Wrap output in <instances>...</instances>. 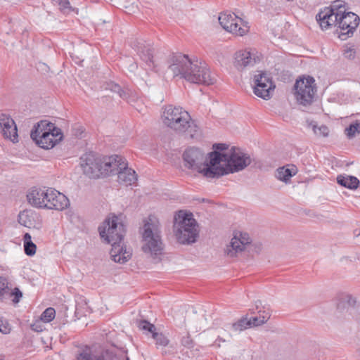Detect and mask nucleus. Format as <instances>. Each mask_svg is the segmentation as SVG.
<instances>
[{
  "mask_svg": "<svg viewBox=\"0 0 360 360\" xmlns=\"http://www.w3.org/2000/svg\"><path fill=\"white\" fill-rule=\"evenodd\" d=\"M46 188H32L27 194L28 202L33 207L45 209V198L46 195Z\"/></svg>",
  "mask_w": 360,
  "mask_h": 360,
  "instance_id": "22",
  "label": "nucleus"
},
{
  "mask_svg": "<svg viewBox=\"0 0 360 360\" xmlns=\"http://www.w3.org/2000/svg\"><path fill=\"white\" fill-rule=\"evenodd\" d=\"M228 148L229 146L226 143H214L212 146L214 150L207 154L211 167L217 168L221 165L228 156L229 151H226Z\"/></svg>",
  "mask_w": 360,
  "mask_h": 360,
  "instance_id": "21",
  "label": "nucleus"
},
{
  "mask_svg": "<svg viewBox=\"0 0 360 360\" xmlns=\"http://www.w3.org/2000/svg\"><path fill=\"white\" fill-rule=\"evenodd\" d=\"M77 360H129L124 354L117 355L113 350L103 349L93 352L90 348L86 347L77 356Z\"/></svg>",
  "mask_w": 360,
  "mask_h": 360,
  "instance_id": "13",
  "label": "nucleus"
},
{
  "mask_svg": "<svg viewBox=\"0 0 360 360\" xmlns=\"http://www.w3.org/2000/svg\"><path fill=\"white\" fill-rule=\"evenodd\" d=\"M98 231L101 238L103 240L112 244L114 242L123 241L126 228L122 222L119 221L117 216L112 214L99 226Z\"/></svg>",
  "mask_w": 360,
  "mask_h": 360,
  "instance_id": "9",
  "label": "nucleus"
},
{
  "mask_svg": "<svg viewBox=\"0 0 360 360\" xmlns=\"http://www.w3.org/2000/svg\"><path fill=\"white\" fill-rule=\"evenodd\" d=\"M297 173V169L292 167L291 169L281 167L277 169L276 176L278 179L287 183L290 178Z\"/></svg>",
  "mask_w": 360,
  "mask_h": 360,
  "instance_id": "27",
  "label": "nucleus"
},
{
  "mask_svg": "<svg viewBox=\"0 0 360 360\" xmlns=\"http://www.w3.org/2000/svg\"><path fill=\"white\" fill-rule=\"evenodd\" d=\"M218 20L221 27L229 32L243 36L248 32L247 27L242 26L243 20L234 13H220Z\"/></svg>",
  "mask_w": 360,
  "mask_h": 360,
  "instance_id": "12",
  "label": "nucleus"
},
{
  "mask_svg": "<svg viewBox=\"0 0 360 360\" xmlns=\"http://www.w3.org/2000/svg\"><path fill=\"white\" fill-rule=\"evenodd\" d=\"M111 245L110 255L114 262L124 264L131 258V252L127 250L126 248L123 246L122 242H114Z\"/></svg>",
  "mask_w": 360,
  "mask_h": 360,
  "instance_id": "23",
  "label": "nucleus"
},
{
  "mask_svg": "<svg viewBox=\"0 0 360 360\" xmlns=\"http://www.w3.org/2000/svg\"><path fill=\"white\" fill-rule=\"evenodd\" d=\"M60 10L64 13H69L72 11V7L68 0H58Z\"/></svg>",
  "mask_w": 360,
  "mask_h": 360,
  "instance_id": "39",
  "label": "nucleus"
},
{
  "mask_svg": "<svg viewBox=\"0 0 360 360\" xmlns=\"http://www.w3.org/2000/svg\"><path fill=\"white\" fill-rule=\"evenodd\" d=\"M121 160L117 162V167L110 172V175L117 174L118 181L125 186H131L134 184L137 181V174L136 172L128 167L126 160L120 155Z\"/></svg>",
  "mask_w": 360,
  "mask_h": 360,
  "instance_id": "15",
  "label": "nucleus"
},
{
  "mask_svg": "<svg viewBox=\"0 0 360 360\" xmlns=\"http://www.w3.org/2000/svg\"><path fill=\"white\" fill-rule=\"evenodd\" d=\"M0 129L4 138L18 141V129L14 120L5 114L0 115Z\"/></svg>",
  "mask_w": 360,
  "mask_h": 360,
  "instance_id": "19",
  "label": "nucleus"
},
{
  "mask_svg": "<svg viewBox=\"0 0 360 360\" xmlns=\"http://www.w3.org/2000/svg\"><path fill=\"white\" fill-rule=\"evenodd\" d=\"M45 200V209L48 210L62 211L70 205L69 199L53 188H47Z\"/></svg>",
  "mask_w": 360,
  "mask_h": 360,
  "instance_id": "16",
  "label": "nucleus"
},
{
  "mask_svg": "<svg viewBox=\"0 0 360 360\" xmlns=\"http://www.w3.org/2000/svg\"><path fill=\"white\" fill-rule=\"evenodd\" d=\"M162 119L164 124L177 134L188 132L191 137L198 131V127L190 114L181 107L169 105L165 107Z\"/></svg>",
  "mask_w": 360,
  "mask_h": 360,
  "instance_id": "4",
  "label": "nucleus"
},
{
  "mask_svg": "<svg viewBox=\"0 0 360 360\" xmlns=\"http://www.w3.org/2000/svg\"><path fill=\"white\" fill-rule=\"evenodd\" d=\"M24 252L27 256H33L36 253L37 245L32 241L31 235L25 233L23 236Z\"/></svg>",
  "mask_w": 360,
  "mask_h": 360,
  "instance_id": "28",
  "label": "nucleus"
},
{
  "mask_svg": "<svg viewBox=\"0 0 360 360\" xmlns=\"http://www.w3.org/2000/svg\"><path fill=\"white\" fill-rule=\"evenodd\" d=\"M258 316L260 317V319H262V317H264V316H267L266 318V321L269 319L270 316H271V314L269 311V310H262V309H259V311H258Z\"/></svg>",
  "mask_w": 360,
  "mask_h": 360,
  "instance_id": "43",
  "label": "nucleus"
},
{
  "mask_svg": "<svg viewBox=\"0 0 360 360\" xmlns=\"http://www.w3.org/2000/svg\"><path fill=\"white\" fill-rule=\"evenodd\" d=\"M275 88L271 78L263 71H258L254 77V93L263 99L270 98V91Z\"/></svg>",
  "mask_w": 360,
  "mask_h": 360,
  "instance_id": "14",
  "label": "nucleus"
},
{
  "mask_svg": "<svg viewBox=\"0 0 360 360\" xmlns=\"http://www.w3.org/2000/svg\"><path fill=\"white\" fill-rule=\"evenodd\" d=\"M184 166L188 169L197 171L207 179H215V176L206 174L208 169L214 171L213 167L210 164V158L205 157L204 153L199 148L191 147L186 149L183 154Z\"/></svg>",
  "mask_w": 360,
  "mask_h": 360,
  "instance_id": "8",
  "label": "nucleus"
},
{
  "mask_svg": "<svg viewBox=\"0 0 360 360\" xmlns=\"http://www.w3.org/2000/svg\"><path fill=\"white\" fill-rule=\"evenodd\" d=\"M294 89L295 99L300 105L307 108L314 101L317 86L313 77L307 76L297 79Z\"/></svg>",
  "mask_w": 360,
  "mask_h": 360,
  "instance_id": "10",
  "label": "nucleus"
},
{
  "mask_svg": "<svg viewBox=\"0 0 360 360\" xmlns=\"http://www.w3.org/2000/svg\"><path fill=\"white\" fill-rule=\"evenodd\" d=\"M121 160L120 155L98 156L94 153L84 154L80 158V165L84 174L91 179L110 176V172L117 167Z\"/></svg>",
  "mask_w": 360,
  "mask_h": 360,
  "instance_id": "3",
  "label": "nucleus"
},
{
  "mask_svg": "<svg viewBox=\"0 0 360 360\" xmlns=\"http://www.w3.org/2000/svg\"><path fill=\"white\" fill-rule=\"evenodd\" d=\"M174 233L181 244H192L199 236L198 225L192 213L179 210L174 217Z\"/></svg>",
  "mask_w": 360,
  "mask_h": 360,
  "instance_id": "6",
  "label": "nucleus"
},
{
  "mask_svg": "<svg viewBox=\"0 0 360 360\" xmlns=\"http://www.w3.org/2000/svg\"><path fill=\"white\" fill-rule=\"evenodd\" d=\"M224 163V165H221L217 168H212L214 171L207 170L205 172L206 174L215 176V179H217L229 174L242 171L251 165L255 167H261L262 166L260 161L252 158L248 153L243 152L239 148L234 146L229 150L228 156Z\"/></svg>",
  "mask_w": 360,
  "mask_h": 360,
  "instance_id": "2",
  "label": "nucleus"
},
{
  "mask_svg": "<svg viewBox=\"0 0 360 360\" xmlns=\"http://www.w3.org/2000/svg\"><path fill=\"white\" fill-rule=\"evenodd\" d=\"M56 316V311L52 307L46 309L41 315V321L44 323H49Z\"/></svg>",
  "mask_w": 360,
  "mask_h": 360,
  "instance_id": "36",
  "label": "nucleus"
},
{
  "mask_svg": "<svg viewBox=\"0 0 360 360\" xmlns=\"http://www.w3.org/2000/svg\"><path fill=\"white\" fill-rule=\"evenodd\" d=\"M134 46L137 55L145 65V69L156 72V65L153 60L154 49L152 45L145 41H137Z\"/></svg>",
  "mask_w": 360,
  "mask_h": 360,
  "instance_id": "17",
  "label": "nucleus"
},
{
  "mask_svg": "<svg viewBox=\"0 0 360 360\" xmlns=\"http://www.w3.org/2000/svg\"><path fill=\"white\" fill-rule=\"evenodd\" d=\"M251 240L249 234L247 233H239V236L236 234L231 239L230 244L227 245L225 252L231 257H236L238 252L244 250L246 245L250 243Z\"/></svg>",
  "mask_w": 360,
  "mask_h": 360,
  "instance_id": "18",
  "label": "nucleus"
},
{
  "mask_svg": "<svg viewBox=\"0 0 360 360\" xmlns=\"http://www.w3.org/2000/svg\"><path fill=\"white\" fill-rule=\"evenodd\" d=\"M337 181L342 186L349 189H356L360 184L359 180L354 176H344L342 175H338Z\"/></svg>",
  "mask_w": 360,
  "mask_h": 360,
  "instance_id": "26",
  "label": "nucleus"
},
{
  "mask_svg": "<svg viewBox=\"0 0 360 360\" xmlns=\"http://www.w3.org/2000/svg\"><path fill=\"white\" fill-rule=\"evenodd\" d=\"M138 327L146 335L150 334L151 336L153 335V333H155V331L157 330V328L155 326V325L150 323V322L146 320H140L138 322Z\"/></svg>",
  "mask_w": 360,
  "mask_h": 360,
  "instance_id": "30",
  "label": "nucleus"
},
{
  "mask_svg": "<svg viewBox=\"0 0 360 360\" xmlns=\"http://www.w3.org/2000/svg\"><path fill=\"white\" fill-rule=\"evenodd\" d=\"M42 321H36L34 323L31 324V329L36 332H41L44 329V326L42 324Z\"/></svg>",
  "mask_w": 360,
  "mask_h": 360,
  "instance_id": "42",
  "label": "nucleus"
},
{
  "mask_svg": "<svg viewBox=\"0 0 360 360\" xmlns=\"http://www.w3.org/2000/svg\"><path fill=\"white\" fill-rule=\"evenodd\" d=\"M329 8H332L333 10V13L335 14L338 13L340 16L342 13H345L346 8H345V4L342 0H336L334 1L330 6L328 7Z\"/></svg>",
  "mask_w": 360,
  "mask_h": 360,
  "instance_id": "35",
  "label": "nucleus"
},
{
  "mask_svg": "<svg viewBox=\"0 0 360 360\" xmlns=\"http://www.w3.org/2000/svg\"><path fill=\"white\" fill-rule=\"evenodd\" d=\"M30 136L40 148L51 149L62 141L63 134L55 124L41 120L34 125Z\"/></svg>",
  "mask_w": 360,
  "mask_h": 360,
  "instance_id": "7",
  "label": "nucleus"
},
{
  "mask_svg": "<svg viewBox=\"0 0 360 360\" xmlns=\"http://www.w3.org/2000/svg\"><path fill=\"white\" fill-rule=\"evenodd\" d=\"M152 338L155 341L157 348H159L160 347H165L169 343V338L162 333H158L157 330L155 333H153Z\"/></svg>",
  "mask_w": 360,
  "mask_h": 360,
  "instance_id": "29",
  "label": "nucleus"
},
{
  "mask_svg": "<svg viewBox=\"0 0 360 360\" xmlns=\"http://www.w3.org/2000/svg\"><path fill=\"white\" fill-rule=\"evenodd\" d=\"M182 343L185 345L189 346L188 340H186L185 342L184 340H182Z\"/></svg>",
  "mask_w": 360,
  "mask_h": 360,
  "instance_id": "47",
  "label": "nucleus"
},
{
  "mask_svg": "<svg viewBox=\"0 0 360 360\" xmlns=\"http://www.w3.org/2000/svg\"><path fill=\"white\" fill-rule=\"evenodd\" d=\"M249 326H251V323L247 318H241L237 322L232 324V328L235 331H242Z\"/></svg>",
  "mask_w": 360,
  "mask_h": 360,
  "instance_id": "34",
  "label": "nucleus"
},
{
  "mask_svg": "<svg viewBox=\"0 0 360 360\" xmlns=\"http://www.w3.org/2000/svg\"><path fill=\"white\" fill-rule=\"evenodd\" d=\"M338 13L335 14L332 8L325 7L321 9L316 15V20L323 30H326L337 25Z\"/></svg>",
  "mask_w": 360,
  "mask_h": 360,
  "instance_id": "20",
  "label": "nucleus"
},
{
  "mask_svg": "<svg viewBox=\"0 0 360 360\" xmlns=\"http://www.w3.org/2000/svg\"><path fill=\"white\" fill-rule=\"evenodd\" d=\"M347 297L348 304L351 307L354 306V304L356 303L355 299L353 298L351 295H347Z\"/></svg>",
  "mask_w": 360,
  "mask_h": 360,
  "instance_id": "45",
  "label": "nucleus"
},
{
  "mask_svg": "<svg viewBox=\"0 0 360 360\" xmlns=\"http://www.w3.org/2000/svg\"><path fill=\"white\" fill-rule=\"evenodd\" d=\"M169 69L174 77L179 76L186 81L203 85H211L215 82L207 65L198 60L191 59L181 53L173 54L170 58Z\"/></svg>",
  "mask_w": 360,
  "mask_h": 360,
  "instance_id": "1",
  "label": "nucleus"
},
{
  "mask_svg": "<svg viewBox=\"0 0 360 360\" xmlns=\"http://www.w3.org/2000/svg\"><path fill=\"white\" fill-rule=\"evenodd\" d=\"M337 25L340 31L339 37L345 40L351 37L359 24V17L353 12H347L338 16Z\"/></svg>",
  "mask_w": 360,
  "mask_h": 360,
  "instance_id": "11",
  "label": "nucleus"
},
{
  "mask_svg": "<svg viewBox=\"0 0 360 360\" xmlns=\"http://www.w3.org/2000/svg\"><path fill=\"white\" fill-rule=\"evenodd\" d=\"M9 288L7 280L4 277H0V300H2L8 295Z\"/></svg>",
  "mask_w": 360,
  "mask_h": 360,
  "instance_id": "37",
  "label": "nucleus"
},
{
  "mask_svg": "<svg viewBox=\"0 0 360 360\" xmlns=\"http://www.w3.org/2000/svg\"><path fill=\"white\" fill-rule=\"evenodd\" d=\"M266 318L267 316H264V318L262 317V319H260L259 316H256L249 319V321L251 323V326H258L265 323L266 322Z\"/></svg>",
  "mask_w": 360,
  "mask_h": 360,
  "instance_id": "41",
  "label": "nucleus"
},
{
  "mask_svg": "<svg viewBox=\"0 0 360 360\" xmlns=\"http://www.w3.org/2000/svg\"><path fill=\"white\" fill-rule=\"evenodd\" d=\"M0 360H6L5 356L4 355H0Z\"/></svg>",
  "mask_w": 360,
  "mask_h": 360,
  "instance_id": "49",
  "label": "nucleus"
},
{
  "mask_svg": "<svg viewBox=\"0 0 360 360\" xmlns=\"http://www.w3.org/2000/svg\"><path fill=\"white\" fill-rule=\"evenodd\" d=\"M38 214L32 210H25L18 214V222L20 225L27 228L35 227L36 221L38 219Z\"/></svg>",
  "mask_w": 360,
  "mask_h": 360,
  "instance_id": "25",
  "label": "nucleus"
},
{
  "mask_svg": "<svg viewBox=\"0 0 360 360\" xmlns=\"http://www.w3.org/2000/svg\"><path fill=\"white\" fill-rule=\"evenodd\" d=\"M142 250L152 258H159L164 250V245L161 237V229L159 219L155 215H149L144 220L142 233Z\"/></svg>",
  "mask_w": 360,
  "mask_h": 360,
  "instance_id": "5",
  "label": "nucleus"
},
{
  "mask_svg": "<svg viewBox=\"0 0 360 360\" xmlns=\"http://www.w3.org/2000/svg\"><path fill=\"white\" fill-rule=\"evenodd\" d=\"M131 69H136V68H137V65H136V64H133V65H131Z\"/></svg>",
  "mask_w": 360,
  "mask_h": 360,
  "instance_id": "48",
  "label": "nucleus"
},
{
  "mask_svg": "<svg viewBox=\"0 0 360 360\" xmlns=\"http://www.w3.org/2000/svg\"><path fill=\"white\" fill-rule=\"evenodd\" d=\"M345 132L348 139H352L356 133L360 134V122L356 121L350 124L348 127L345 128Z\"/></svg>",
  "mask_w": 360,
  "mask_h": 360,
  "instance_id": "33",
  "label": "nucleus"
},
{
  "mask_svg": "<svg viewBox=\"0 0 360 360\" xmlns=\"http://www.w3.org/2000/svg\"><path fill=\"white\" fill-rule=\"evenodd\" d=\"M256 63V58H252L251 53L246 50L237 51L235 54L234 65L238 70L253 66Z\"/></svg>",
  "mask_w": 360,
  "mask_h": 360,
  "instance_id": "24",
  "label": "nucleus"
},
{
  "mask_svg": "<svg viewBox=\"0 0 360 360\" xmlns=\"http://www.w3.org/2000/svg\"><path fill=\"white\" fill-rule=\"evenodd\" d=\"M259 304H261V302L260 301L256 302V308H257V309H259Z\"/></svg>",
  "mask_w": 360,
  "mask_h": 360,
  "instance_id": "46",
  "label": "nucleus"
},
{
  "mask_svg": "<svg viewBox=\"0 0 360 360\" xmlns=\"http://www.w3.org/2000/svg\"><path fill=\"white\" fill-rule=\"evenodd\" d=\"M7 323H4V321L0 318V333H7L8 332V328L6 326Z\"/></svg>",
  "mask_w": 360,
  "mask_h": 360,
  "instance_id": "44",
  "label": "nucleus"
},
{
  "mask_svg": "<svg viewBox=\"0 0 360 360\" xmlns=\"http://www.w3.org/2000/svg\"><path fill=\"white\" fill-rule=\"evenodd\" d=\"M105 89H109L112 92L117 93L122 98L124 99L127 98V94L126 91H124L119 84L113 82L107 83Z\"/></svg>",
  "mask_w": 360,
  "mask_h": 360,
  "instance_id": "32",
  "label": "nucleus"
},
{
  "mask_svg": "<svg viewBox=\"0 0 360 360\" xmlns=\"http://www.w3.org/2000/svg\"><path fill=\"white\" fill-rule=\"evenodd\" d=\"M312 127L314 133L318 136L327 137L329 134V129L326 125L322 124L318 127L314 122L309 124Z\"/></svg>",
  "mask_w": 360,
  "mask_h": 360,
  "instance_id": "31",
  "label": "nucleus"
},
{
  "mask_svg": "<svg viewBox=\"0 0 360 360\" xmlns=\"http://www.w3.org/2000/svg\"><path fill=\"white\" fill-rule=\"evenodd\" d=\"M8 295L13 296V302L14 303H18L20 298L22 297V292L18 288H15L13 290H11L9 288V293Z\"/></svg>",
  "mask_w": 360,
  "mask_h": 360,
  "instance_id": "40",
  "label": "nucleus"
},
{
  "mask_svg": "<svg viewBox=\"0 0 360 360\" xmlns=\"http://www.w3.org/2000/svg\"><path fill=\"white\" fill-rule=\"evenodd\" d=\"M342 54L347 59H354L356 56V51L354 46H346L342 51Z\"/></svg>",
  "mask_w": 360,
  "mask_h": 360,
  "instance_id": "38",
  "label": "nucleus"
}]
</instances>
